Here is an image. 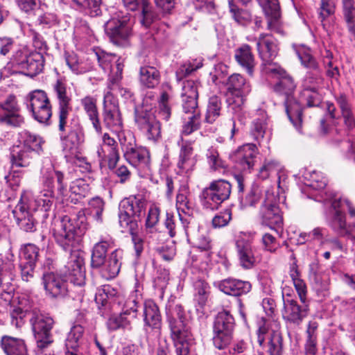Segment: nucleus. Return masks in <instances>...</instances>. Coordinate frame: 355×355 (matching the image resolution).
Here are the masks:
<instances>
[{"label":"nucleus","instance_id":"nucleus-13","mask_svg":"<svg viewBox=\"0 0 355 355\" xmlns=\"http://www.w3.org/2000/svg\"><path fill=\"white\" fill-rule=\"evenodd\" d=\"M231 191L232 186L229 182L221 179L212 181L202 191L203 205L211 210L217 209L224 201L229 199Z\"/></svg>","mask_w":355,"mask_h":355},{"label":"nucleus","instance_id":"nucleus-18","mask_svg":"<svg viewBox=\"0 0 355 355\" xmlns=\"http://www.w3.org/2000/svg\"><path fill=\"white\" fill-rule=\"evenodd\" d=\"M31 193L24 192L21 194L19 203L12 210V214L16 219L19 228L26 232H33L36 230L37 222L32 212L28 209V203L31 200Z\"/></svg>","mask_w":355,"mask_h":355},{"label":"nucleus","instance_id":"nucleus-3","mask_svg":"<svg viewBox=\"0 0 355 355\" xmlns=\"http://www.w3.org/2000/svg\"><path fill=\"white\" fill-rule=\"evenodd\" d=\"M166 317L175 354L189 355L188 340L191 339V334L184 308L179 304L169 305L166 309Z\"/></svg>","mask_w":355,"mask_h":355},{"label":"nucleus","instance_id":"nucleus-49","mask_svg":"<svg viewBox=\"0 0 355 355\" xmlns=\"http://www.w3.org/2000/svg\"><path fill=\"white\" fill-rule=\"evenodd\" d=\"M73 6L78 10L91 17L101 14V0H71Z\"/></svg>","mask_w":355,"mask_h":355},{"label":"nucleus","instance_id":"nucleus-50","mask_svg":"<svg viewBox=\"0 0 355 355\" xmlns=\"http://www.w3.org/2000/svg\"><path fill=\"white\" fill-rule=\"evenodd\" d=\"M119 223L122 232H129L130 234L137 232L138 229L137 220L130 213L126 211L121 205L119 208Z\"/></svg>","mask_w":355,"mask_h":355},{"label":"nucleus","instance_id":"nucleus-44","mask_svg":"<svg viewBox=\"0 0 355 355\" xmlns=\"http://www.w3.org/2000/svg\"><path fill=\"white\" fill-rule=\"evenodd\" d=\"M135 313L131 314L123 309L119 315H112L107 321V327L110 330L115 331L120 328L130 329L132 322L136 318Z\"/></svg>","mask_w":355,"mask_h":355},{"label":"nucleus","instance_id":"nucleus-12","mask_svg":"<svg viewBox=\"0 0 355 355\" xmlns=\"http://www.w3.org/2000/svg\"><path fill=\"white\" fill-rule=\"evenodd\" d=\"M113 92L121 94L119 91H111L109 89L105 94L103 111V123L108 129L117 135L118 139L119 140V137H125L127 135L123 131L121 113Z\"/></svg>","mask_w":355,"mask_h":355},{"label":"nucleus","instance_id":"nucleus-57","mask_svg":"<svg viewBox=\"0 0 355 355\" xmlns=\"http://www.w3.org/2000/svg\"><path fill=\"white\" fill-rule=\"evenodd\" d=\"M267 17V28L277 34L284 35L285 34L283 26L280 19L279 7L271 9L268 13H265Z\"/></svg>","mask_w":355,"mask_h":355},{"label":"nucleus","instance_id":"nucleus-46","mask_svg":"<svg viewBox=\"0 0 355 355\" xmlns=\"http://www.w3.org/2000/svg\"><path fill=\"white\" fill-rule=\"evenodd\" d=\"M139 80L146 87L154 88L159 83V71L154 67H141L139 70Z\"/></svg>","mask_w":355,"mask_h":355},{"label":"nucleus","instance_id":"nucleus-31","mask_svg":"<svg viewBox=\"0 0 355 355\" xmlns=\"http://www.w3.org/2000/svg\"><path fill=\"white\" fill-rule=\"evenodd\" d=\"M199 83L193 80L184 82L182 92V106L184 112L199 110L198 106Z\"/></svg>","mask_w":355,"mask_h":355},{"label":"nucleus","instance_id":"nucleus-28","mask_svg":"<svg viewBox=\"0 0 355 355\" xmlns=\"http://www.w3.org/2000/svg\"><path fill=\"white\" fill-rule=\"evenodd\" d=\"M67 117L64 130H59L62 133L61 138L70 141L73 145L78 146L85 141V131L79 117L73 115L71 118Z\"/></svg>","mask_w":355,"mask_h":355},{"label":"nucleus","instance_id":"nucleus-9","mask_svg":"<svg viewBox=\"0 0 355 355\" xmlns=\"http://www.w3.org/2000/svg\"><path fill=\"white\" fill-rule=\"evenodd\" d=\"M135 122L148 140L155 142L160 138V124L153 108L144 104L135 107Z\"/></svg>","mask_w":355,"mask_h":355},{"label":"nucleus","instance_id":"nucleus-26","mask_svg":"<svg viewBox=\"0 0 355 355\" xmlns=\"http://www.w3.org/2000/svg\"><path fill=\"white\" fill-rule=\"evenodd\" d=\"M258 148L253 144H246L239 147L230 155V159L241 170L251 169L255 163Z\"/></svg>","mask_w":355,"mask_h":355},{"label":"nucleus","instance_id":"nucleus-52","mask_svg":"<svg viewBox=\"0 0 355 355\" xmlns=\"http://www.w3.org/2000/svg\"><path fill=\"white\" fill-rule=\"evenodd\" d=\"M323 71H318L313 72H306L303 79V89H309L311 91L320 90L323 87L324 78Z\"/></svg>","mask_w":355,"mask_h":355},{"label":"nucleus","instance_id":"nucleus-51","mask_svg":"<svg viewBox=\"0 0 355 355\" xmlns=\"http://www.w3.org/2000/svg\"><path fill=\"white\" fill-rule=\"evenodd\" d=\"M51 175H52L53 192L54 193V189L56 188L58 193L61 196H64L67 187V183L64 181V174L58 170L53 169L48 171L43 175V184L46 178Z\"/></svg>","mask_w":355,"mask_h":355},{"label":"nucleus","instance_id":"nucleus-14","mask_svg":"<svg viewBox=\"0 0 355 355\" xmlns=\"http://www.w3.org/2000/svg\"><path fill=\"white\" fill-rule=\"evenodd\" d=\"M144 330L147 340L156 339L162 335V318L158 306L153 301H146L143 309Z\"/></svg>","mask_w":355,"mask_h":355},{"label":"nucleus","instance_id":"nucleus-47","mask_svg":"<svg viewBox=\"0 0 355 355\" xmlns=\"http://www.w3.org/2000/svg\"><path fill=\"white\" fill-rule=\"evenodd\" d=\"M342 14L349 33L355 38V0H341Z\"/></svg>","mask_w":355,"mask_h":355},{"label":"nucleus","instance_id":"nucleus-61","mask_svg":"<svg viewBox=\"0 0 355 355\" xmlns=\"http://www.w3.org/2000/svg\"><path fill=\"white\" fill-rule=\"evenodd\" d=\"M206 158L211 171H220L226 168L225 162L220 157L218 150L214 148L207 150Z\"/></svg>","mask_w":355,"mask_h":355},{"label":"nucleus","instance_id":"nucleus-54","mask_svg":"<svg viewBox=\"0 0 355 355\" xmlns=\"http://www.w3.org/2000/svg\"><path fill=\"white\" fill-rule=\"evenodd\" d=\"M189 114L187 121L182 125V135H189L200 127V112L199 110L184 112Z\"/></svg>","mask_w":355,"mask_h":355},{"label":"nucleus","instance_id":"nucleus-2","mask_svg":"<svg viewBox=\"0 0 355 355\" xmlns=\"http://www.w3.org/2000/svg\"><path fill=\"white\" fill-rule=\"evenodd\" d=\"M115 245V240L108 234L100 236L99 241L94 244L91 264L93 268L102 267L101 276L105 279L114 278L119 272L123 250L118 248L112 252L106 259L107 250Z\"/></svg>","mask_w":355,"mask_h":355},{"label":"nucleus","instance_id":"nucleus-34","mask_svg":"<svg viewBox=\"0 0 355 355\" xmlns=\"http://www.w3.org/2000/svg\"><path fill=\"white\" fill-rule=\"evenodd\" d=\"M218 287L220 291L227 295L240 296L249 293L252 288V285L247 281L227 278L220 281Z\"/></svg>","mask_w":355,"mask_h":355},{"label":"nucleus","instance_id":"nucleus-19","mask_svg":"<svg viewBox=\"0 0 355 355\" xmlns=\"http://www.w3.org/2000/svg\"><path fill=\"white\" fill-rule=\"evenodd\" d=\"M53 234L56 243L64 250H71L76 242L75 226L68 216H64L54 222Z\"/></svg>","mask_w":355,"mask_h":355},{"label":"nucleus","instance_id":"nucleus-38","mask_svg":"<svg viewBox=\"0 0 355 355\" xmlns=\"http://www.w3.org/2000/svg\"><path fill=\"white\" fill-rule=\"evenodd\" d=\"M37 155L21 145L14 146L10 150L12 167H28Z\"/></svg>","mask_w":355,"mask_h":355},{"label":"nucleus","instance_id":"nucleus-7","mask_svg":"<svg viewBox=\"0 0 355 355\" xmlns=\"http://www.w3.org/2000/svg\"><path fill=\"white\" fill-rule=\"evenodd\" d=\"M10 63L21 73L34 77L43 70L44 58L42 52L30 53L26 48H19L15 51Z\"/></svg>","mask_w":355,"mask_h":355},{"label":"nucleus","instance_id":"nucleus-59","mask_svg":"<svg viewBox=\"0 0 355 355\" xmlns=\"http://www.w3.org/2000/svg\"><path fill=\"white\" fill-rule=\"evenodd\" d=\"M83 332L84 329L82 326L74 325L72 327L66 339V349H76L79 346L80 340L83 337Z\"/></svg>","mask_w":355,"mask_h":355},{"label":"nucleus","instance_id":"nucleus-63","mask_svg":"<svg viewBox=\"0 0 355 355\" xmlns=\"http://www.w3.org/2000/svg\"><path fill=\"white\" fill-rule=\"evenodd\" d=\"M169 95L165 91L161 93L159 98V112L158 116L162 119L168 121L171 118V109L168 105Z\"/></svg>","mask_w":355,"mask_h":355},{"label":"nucleus","instance_id":"nucleus-58","mask_svg":"<svg viewBox=\"0 0 355 355\" xmlns=\"http://www.w3.org/2000/svg\"><path fill=\"white\" fill-rule=\"evenodd\" d=\"M230 12L234 19L241 25H247L252 20L251 13L243 9H240L234 2V0H229Z\"/></svg>","mask_w":355,"mask_h":355},{"label":"nucleus","instance_id":"nucleus-35","mask_svg":"<svg viewBox=\"0 0 355 355\" xmlns=\"http://www.w3.org/2000/svg\"><path fill=\"white\" fill-rule=\"evenodd\" d=\"M14 265L10 261L0 257V286L6 292V300L10 301L12 291V282L14 279Z\"/></svg>","mask_w":355,"mask_h":355},{"label":"nucleus","instance_id":"nucleus-25","mask_svg":"<svg viewBox=\"0 0 355 355\" xmlns=\"http://www.w3.org/2000/svg\"><path fill=\"white\" fill-rule=\"evenodd\" d=\"M255 40L259 57L263 62V69L266 65L274 63L272 60L279 51L277 40L269 33H261Z\"/></svg>","mask_w":355,"mask_h":355},{"label":"nucleus","instance_id":"nucleus-29","mask_svg":"<svg viewBox=\"0 0 355 355\" xmlns=\"http://www.w3.org/2000/svg\"><path fill=\"white\" fill-rule=\"evenodd\" d=\"M67 278L62 279L59 275L53 272H45L42 282L46 294L51 297L64 296L67 292Z\"/></svg>","mask_w":355,"mask_h":355},{"label":"nucleus","instance_id":"nucleus-36","mask_svg":"<svg viewBox=\"0 0 355 355\" xmlns=\"http://www.w3.org/2000/svg\"><path fill=\"white\" fill-rule=\"evenodd\" d=\"M1 347L6 355H29L25 340L21 338L3 336Z\"/></svg>","mask_w":355,"mask_h":355},{"label":"nucleus","instance_id":"nucleus-40","mask_svg":"<svg viewBox=\"0 0 355 355\" xmlns=\"http://www.w3.org/2000/svg\"><path fill=\"white\" fill-rule=\"evenodd\" d=\"M175 206L178 211L180 220H182L181 212L189 214L193 210V202L191 199V194L187 184H182L180 187L175 200Z\"/></svg>","mask_w":355,"mask_h":355},{"label":"nucleus","instance_id":"nucleus-6","mask_svg":"<svg viewBox=\"0 0 355 355\" xmlns=\"http://www.w3.org/2000/svg\"><path fill=\"white\" fill-rule=\"evenodd\" d=\"M251 92L250 83L239 73L228 78L227 83L226 102L228 106L240 117L246 97Z\"/></svg>","mask_w":355,"mask_h":355},{"label":"nucleus","instance_id":"nucleus-41","mask_svg":"<svg viewBox=\"0 0 355 355\" xmlns=\"http://www.w3.org/2000/svg\"><path fill=\"white\" fill-rule=\"evenodd\" d=\"M64 59L71 71L76 75L85 73L92 69L91 64L73 52H65Z\"/></svg>","mask_w":355,"mask_h":355},{"label":"nucleus","instance_id":"nucleus-16","mask_svg":"<svg viewBox=\"0 0 355 355\" xmlns=\"http://www.w3.org/2000/svg\"><path fill=\"white\" fill-rule=\"evenodd\" d=\"M44 189L36 198L31 195V200L28 203V209L34 211L37 215H40L43 219H46L49 216L54 199L52 175L46 178L44 182Z\"/></svg>","mask_w":355,"mask_h":355},{"label":"nucleus","instance_id":"nucleus-11","mask_svg":"<svg viewBox=\"0 0 355 355\" xmlns=\"http://www.w3.org/2000/svg\"><path fill=\"white\" fill-rule=\"evenodd\" d=\"M234 327V319L228 311L223 310L217 314L213 327V343L216 348L223 349L230 345Z\"/></svg>","mask_w":355,"mask_h":355},{"label":"nucleus","instance_id":"nucleus-15","mask_svg":"<svg viewBox=\"0 0 355 355\" xmlns=\"http://www.w3.org/2000/svg\"><path fill=\"white\" fill-rule=\"evenodd\" d=\"M35 120L41 123H47L52 116V105L46 93L35 90L29 94L28 105Z\"/></svg>","mask_w":355,"mask_h":355},{"label":"nucleus","instance_id":"nucleus-42","mask_svg":"<svg viewBox=\"0 0 355 355\" xmlns=\"http://www.w3.org/2000/svg\"><path fill=\"white\" fill-rule=\"evenodd\" d=\"M19 142L21 146L31 150L38 155L42 151L44 141L40 136L33 134L28 130H23L19 133Z\"/></svg>","mask_w":355,"mask_h":355},{"label":"nucleus","instance_id":"nucleus-55","mask_svg":"<svg viewBox=\"0 0 355 355\" xmlns=\"http://www.w3.org/2000/svg\"><path fill=\"white\" fill-rule=\"evenodd\" d=\"M39 248L34 244L28 243L21 248L19 251L20 263L35 265L39 257Z\"/></svg>","mask_w":355,"mask_h":355},{"label":"nucleus","instance_id":"nucleus-62","mask_svg":"<svg viewBox=\"0 0 355 355\" xmlns=\"http://www.w3.org/2000/svg\"><path fill=\"white\" fill-rule=\"evenodd\" d=\"M262 197L261 189L258 186H253L241 200L243 207H255Z\"/></svg>","mask_w":355,"mask_h":355},{"label":"nucleus","instance_id":"nucleus-22","mask_svg":"<svg viewBox=\"0 0 355 355\" xmlns=\"http://www.w3.org/2000/svg\"><path fill=\"white\" fill-rule=\"evenodd\" d=\"M320 132L322 135L327 137V141L331 146L340 147L349 157L355 155V143L344 140L341 131L329 126L324 119L320 120Z\"/></svg>","mask_w":355,"mask_h":355},{"label":"nucleus","instance_id":"nucleus-48","mask_svg":"<svg viewBox=\"0 0 355 355\" xmlns=\"http://www.w3.org/2000/svg\"><path fill=\"white\" fill-rule=\"evenodd\" d=\"M121 205L135 218H139L144 214L146 206V201L142 198L136 196H131L122 200Z\"/></svg>","mask_w":355,"mask_h":355},{"label":"nucleus","instance_id":"nucleus-8","mask_svg":"<svg viewBox=\"0 0 355 355\" xmlns=\"http://www.w3.org/2000/svg\"><path fill=\"white\" fill-rule=\"evenodd\" d=\"M258 218L263 226L271 230L283 225V216L279 207V198L272 191H267L258 211Z\"/></svg>","mask_w":355,"mask_h":355},{"label":"nucleus","instance_id":"nucleus-5","mask_svg":"<svg viewBox=\"0 0 355 355\" xmlns=\"http://www.w3.org/2000/svg\"><path fill=\"white\" fill-rule=\"evenodd\" d=\"M95 55L99 66L103 71L110 72L107 80V89L111 91H119L121 95H124L127 92L121 87L124 67L123 60L116 54L106 53L100 49L95 50Z\"/></svg>","mask_w":355,"mask_h":355},{"label":"nucleus","instance_id":"nucleus-64","mask_svg":"<svg viewBox=\"0 0 355 355\" xmlns=\"http://www.w3.org/2000/svg\"><path fill=\"white\" fill-rule=\"evenodd\" d=\"M209 288L208 284L204 281L199 280L195 283V300L198 302L201 307L205 306L207 302L209 295Z\"/></svg>","mask_w":355,"mask_h":355},{"label":"nucleus","instance_id":"nucleus-24","mask_svg":"<svg viewBox=\"0 0 355 355\" xmlns=\"http://www.w3.org/2000/svg\"><path fill=\"white\" fill-rule=\"evenodd\" d=\"M62 273L64 278L75 285L82 286L85 284V269L83 259L78 251H71Z\"/></svg>","mask_w":355,"mask_h":355},{"label":"nucleus","instance_id":"nucleus-20","mask_svg":"<svg viewBox=\"0 0 355 355\" xmlns=\"http://www.w3.org/2000/svg\"><path fill=\"white\" fill-rule=\"evenodd\" d=\"M58 104V130H64L67 117L72 111L71 95L68 91L67 84L61 79H58L53 87Z\"/></svg>","mask_w":355,"mask_h":355},{"label":"nucleus","instance_id":"nucleus-33","mask_svg":"<svg viewBox=\"0 0 355 355\" xmlns=\"http://www.w3.org/2000/svg\"><path fill=\"white\" fill-rule=\"evenodd\" d=\"M178 145L180 150L177 166L181 173H188L193 170L196 163V160L193 155V147L190 142L184 141L182 137L178 141Z\"/></svg>","mask_w":355,"mask_h":355},{"label":"nucleus","instance_id":"nucleus-30","mask_svg":"<svg viewBox=\"0 0 355 355\" xmlns=\"http://www.w3.org/2000/svg\"><path fill=\"white\" fill-rule=\"evenodd\" d=\"M308 312L309 307L305 303L300 306L294 300H284L282 316L286 321L290 323L299 325L306 317Z\"/></svg>","mask_w":355,"mask_h":355},{"label":"nucleus","instance_id":"nucleus-27","mask_svg":"<svg viewBox=\"0 0 355 355\" xmlns=\"http://www.w3.org/2000/svg\"><path fill=\"white\" fill-rule=\"evenodd\" d=\"M124 6L131 11H139L138 20L142 26L148 28L156 18L149 0H122Z\"/></svg>","mask_w":355,"mask_h":355},{"label":"nucleus","instance_id":"nucleus-4","mask_svg":"<svg viewBox=\"0 0 355 355\" xmlns=\"http://www.w3.org/2000/svg\"><path fill=\"white\" fill-rule=\"evenodd\" d=\"M330 227L340 236L355 239V209L347 199H334Z\"/></svg>","mask_w":355,"mask_h":355},{"label":"nucleus","instance_id":"nucleus-17","mask_svg":"<svg viewBox=\"0 0 355 355\" xmlns=\"http://www.w3.org/2000/svg\"><path fill=\"white\" fill-rule=\"evenodd\" d=\"M30 322L39 348H44L52 343L51 331L54 320L51 317L34 311Z\"/></svg>","mask_w":355,"mask_h":355},{"label":"nucleus","instance_id":"nucleus-60","mask_svg":"<svg viewBox=\"0 0 355 355\" xmlns=\"http://www.w3.org/2000/svg\"><path fill=\"white\" fill-rule=\"evenodd\" d=\"M267 353L269 355H282V337L279 331H272L269 339L267 340Z\"/></svg>","mask_w":355,"mask_h":355},{"label":"nucleus","instance_id":"nucleus-32","mask_svg":"<svg viewBox=\"0 0 355 355\" xmlns=\"http://www.w3.org/2000/svg\"><path fill=\"white\" fill-rule=\"evenodd\" d=\"M236 248L241 266L244 269L252 268L256 262L254 248L252 242L244 239H238Z\"/></svg>","mask_w":355,"mask_h":355},{"label":"nucleus","instance_id":"nucleus-39","mask_svg":"<svg viewBox=\"0 0 355 355\" xmlns=\"http://www.w3.org/2000/svg\"><path fill=\"white\" fill-rule=\"evenodd\" d=\"M234 58L238 64L252 75L255 67L254 56L252 48L248 44H243L235 50Z\"/></svg>","mask_w":355,"mask_h":355},{"label":"nucleus","instance_id":"nucleus-53","mask_svg":"<svg viewBox=\"0 0 355 355\" xmlns=\"http://www.w3.org/2000/svg\"><path fill=\"white\" fill-rule=\"evenodd\" d=\"M222 102L220 97L212 96L209 98L205 114V121L208 123L215 122L220 115Z\"/></svg>","mask_w":355,"mask_h":355},{"label":"nucleus","instance_id":"nucleus-23","mask_svg":"<svg viewBox=\"0 0 355 355\" xmlns=\"http://www.w3.org/2000/svg\"><path fill=\"white\" fill-rule=\"evenodd\" d=\"M96 154L101 162L107 164L108 168H113L120 159L118 143L109 133L102 136V143L97 147Z\"/></svg>","mask_w":355,"mask_h":355},{"label":"nucleus","instance_id":"nucleus-56","mask_svg":"<svg viewBox=\"0 0 355 355\" xmlns=\"http://www.w3.org/2000/svg\"><path fill=\"white\" fill-rule=\"evenodd\" d=\"M336 12V3L334 0H320L319 8V17L322 25L326 31H331V26L327 25L325 20L334 15Z\"/></svg>","mask_w":355,"mask_h":355},{"label":"nucleus","instance_id":"nucleus-37","mask_svg":"<svg viewBox=\"0 0 355 355\" xmlns=\"http://www.w3.org/2000/svg\"><path fill=\"white\" fill-rule=\"evenodd\" d=\"M184 227L189 241H193L196 247L202 250H209L211 248V241L206 235L200 234L194 223L188 221Z\"/></svg>","mask_w":355,"mask_h":355},{"label":"nucleus","instance_id":"nucleus-21","mask_svg":"<svg viewBox=\"0 0 355 355\" xmlns=\"http://www.w3.org/2000/svg\"><path fill=\"white\" fill-rule=\"evenodd\" d=\"M105 31L114 44L120 45L131 35L132 23L127 16L112 18L105 24Z\"/></svg>","mask_w":355,"mask_h":355},{"label":"nucleus","instance_id":"nucleus-1","mask_svg":"<svg viewBox=\"0 0 355 355\" xmlns=\"http://www.w3.org/2000/svg\"><path fill=\"white\" fill-rule=\"evenodd\" d=\"M268 77L277 80L274 85V91L285 96L286 112L294 126L300 130L302 123V107L293 98V94L296 87L293 78L277 63H270L263 69Z\"/></svg>","mask_w":355,"mask_h":355},{"label":"nucleus","instance_id":"nucleus-43","mask_svg":"<svg viewBox=\"0 0 355 355\" xmlns=\"http://www.w3.org/2000/svg\"><path fill=\"white\" fill-rule=\"evenodd\" d=\"M296 53L301 64L306 69V72H313L322 70L317 59L313 55L311 50L306 46L296 49Z\"/></svg>","mask_w":355,"mask_h":355},{"label":"nucleus","instance_id":"nucleus-10","mask_svg":"<svg viewBox=\"0 0 355 355\" xmlns=\"http://www.w3.org/2000/svg\"><path fill=\"white\" fill-rule=\"evenodd\" d=\"M119 141L121 146L123 157L130 164L143 170H149V151L144 147L137 146L131 134H128L125 137H119Z\"/></svg>","mask_w":355,"mask_h":355},{"label":"nucleus","instance_id":"nucleus-45","mask_svg":"<svg viewBox=\"0 0 355 355\" xmlns=\"http://www.w3.org/2000/svg\"><path fill=\"white\" fill-rule=\"evenodd\" d=\"M256 115L257 118L252 122L251 133L254 139L259 142L263 139L268 131V116L263 110H258Z\"/></svg>","mask_w":355,"mask_h":355}]
</instances>
